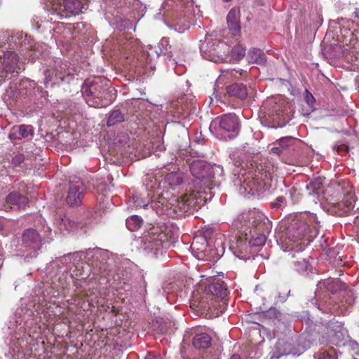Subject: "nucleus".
Masks as SVG:
<instances>
[{"instance_id": "f257e3e1", "label": "nucleus", "mask_w": 359, "mask_h": 359, "mask_svg": "<svg viewBox=\"0 0 359 359\" xmlns=\"http://www.w3.org/2000/svg\"><path fill=\"white\" fill-rule=\"evenodd\" d=\"M50 302L34 305V311L19 308L7 324L5 344L8 348V359H26L24 350L35 344L50 330L57 315Z\"/></svg>"}, {"instance_id": "f03ea898", "label": "nucleus", "mask_w": 359, "mask_h": 359, "mask_svg": "<svg viewBox=\"0 0 359 359\" xmlns=\"http://www.w3.org/2000/svg\"><path fill=\"white\" fill-rule=\"evenodd\" d=\"M145 189L147 191V198H143L138 193H133L128 201V205L135 208L150 207L159 215H167L170 217H183L189 211L190 203L179 201L168 191L161 190V183L158 187L157 180L149 175L144 180Z\"/></svg>"}, {"instance_id": "7ed1b4c3", "label": "nucleus", "mask_w": 359, "mask_h": 359, "mask_svg": "<svg viewBox=\"0 0 359 359\" xmlns=\"http://www.w3.org/2000/svg\"><path fill=\"white\" fill-rule=\"evenodd\" d=\"M318 228L316 215L304 213L294 219L284 233L278 234L277 243L285 252L299 253L317 236Z\"/></svg>"}, {"instance_id": "20e7f679", "label": "nucleus", "mask_w": 359, "mask_h": 359, "mask_svg": "<svg viewBox=\"0 0 359 359\" xmlns=\"http://www.w3.org/2000/svg\"><path fill=\"white\" fill-rule=\"evenodd\" d=\"M167 26L178 33H183L201 17V13L192 0H165L161 12Z\"/></svg>"}, {"instance_id": "39448f33", "label": "nucleus", "mask_w": 359, "mask_h": 359, "mask_svg": "<svg viewBox=\"0 0 359 359\" xmlns=\"http://www.w3.org/2000/svg\"><path fill=\"white\" fill-rule=\"evenodd\" d=\"M325 178L316 177L309 180L306 184V189L309 191V195L313 196V200L316 203L317 201L327 203L336 208L340 212L344 214L349 212L354 206L355 202V196L352 191H348L344 195L341 201H338L336 198L339 194L334 196L332 187L325 188L323 181Z\"/></svg>"}, {"instance_id": "423d86ee", "label": "nucleus", "mask_w": 359, "mask_h": 359, "mask_svg": "<svg viewBox=\"0 0 359 359\" xmlns=\"http://www.w3.org/2000/svg\"><path fill=\"white\" fill-rule=\"evenodd\" d=\"M107 283L109 287H105L97 290V289L89 290L86 294L89 305H96L102 307L104 311L113 308V297H117L121 299H124L123 295L130 290V286L125 282L117 281L114 274L107 273Z\"/></svg>"}, {"instance_id": "0eeeda50", "label": "nucleus", "mask_w": 359, "mask_h": 359, "mask_svg": "<svg viewBox=\"0 0 359 359\" xmlns=\"http://www.w3.org/2000/svg\"><path fill=\"white\" fill-rule=\"evenodd\" d=\"M114 48L121 51L122 55L126 58H129L130 54L134 53V56L137 55V60H140L141 65L148 66L150 68L154 67V62L161 55L157 48L151 45L143 47L138 39H134L131 36H120Z\"/></svg>"}, {"instance_id": "6e6552de", "label": "nucleus", "mask_w": 359, "mask_h": 359, "mask_svg": "<svg viewBox=\"0 0 359 359\" xmlns=\"http://www.w3.org/2000/svg\"><path fill=\"white\" fill-rule=\"evenodd\" d=\"M208 294L203 297L196 306L201 310L211 311L218 315L224 311L226 306L225 298L229 290L224 282L220 279L214 280L206 287Z\"/></svg>"}, {"instance_id": "1a4fd4ad", "label": "nucleus", "mask_w": 359, "mask_h": 359, "mask_svg": "<svg viewBox=\"0 0 359 359\" xmlns=\"http://www.w3.org/2000/svg\"><path fill=\"white\" fill-rule=\"evenodd\" d=\"M268 181V174L257 168L239 173L234 184L238 187L240 194L246 196L264 190Z\"/></svg>"}, {"instance_id": "9d476101", "label": "nucleus", "mask_w": 359, "mask_h": 359, "mask_svg": "<svg viewBox=\"0 0 359 359\" xmlns=\"http://www.w3.org/2000/svg\"><path fill=\"white\" fill-rule=\"evenodd\" d=\"M106 4V19L118 29H123V23L128 20L126 17L130 8L136 9L140 5L138 0H104Z\"/></svg>"}, {"instance_id": "9b49d317", "label": "nucleus", "mask_w": 359, "mask_h": 359, "mask_svg": "<svg viewBox=\"0 0 359 359\" xmlns=\"http://www.w3.org/2000/svg\"><path fill=\"white\" fill-rule=\"evenodd\" d=\"M209 128L211 133L217 139H231L236 137L239 132V119L233 113L225 114L214 118L211 121Z\"/></svg>"}, {"instance_id": "f8f14e48", "label": "nucleus", "mask_w": 359, "mask_h": 359, "mask_svg": "<svg viewBox=\"0 0 359 359\" xmlns=\"http://www.w3.org/2000/svg\"><path fill=\"white\" fill-rule=\"evenodd\" d=\"M256 212H248L240 216L234 222V226L241 229L249 240V244L252 246H261L266 242V236L263 233H257L262 228V224L258 222L255 218Z\"/></svg>"}, {"instance_id": "ddd939ff", "label": "nucleus", "mask_w": 359, "mask_h": 359, "mask_svg": "<svg viewBox=\"0 0 359 359\" xmlns=\"http://www.w3.org/2000/svg\"><path fill=\"white\" fill-rule=\"evenodd\" d=\"M226 45L220 42L212 34H207L204 41H201L200 51L201 56L215 63L223 62Z\"/></svg>"}, {"instance_id": "4468645a", "label": "nucleus", "mask_w": 359, "mask_h": 359, "mask_svg": "<svg viewBox=\"0 0 359 359\" xmlns=\"http://www.w3.org/2000/svg\"><path fill=\"white\" fill-rule=\"evenodd\" d=\"M170 237L167 227H164V230H162L158 226H153L142 237V243L144 250L156 254L159 250L166 248L170 245Z\"/></svg>"}, {"instance_id": "2eb2a0df", "label": "nucleus", "mask_w": 359, "mask_h": 359, "mask_svg": "<svg viewBox=\"0 0 359 359\" xmlns=\"http://www.w3.org/2000/svg\"><path fill=\"white\" fill-rule=\"evenodd\" d=\"M52 230L46 224H42V229L40 233H38L33 229H29L25 231L22 234V244L27 248V251L30 250V256L34 257L37 254V251L40 250L41 238L45 241H49L52 238Z\"/></svg>"}, {"instance_id": "dca6fc26", "label": "nucleus", "mask_w": 359, "mask_h": 359, "mask_svg": "<svg viewBox=\"0 0 359 359\" xmlns=\"http://www.w3.org/2000/svg\"><path fill=\"white\" fill-rule=\"evenodd\" d=\"M45 1L50 3L46 6L51 7L50 14L55 15L61 19L79 15L83 8V4L80 0H65L62 6L61 5L60 0Z\"/></svg>"}, {"instance_id": "f3484780", "label": "nucleus", "mask_w": 359, "mask_h": 359, "mask_svg": "<svg viewBox=\"0 0 359 359\" xmlns=\"http://www.w3.org/2000/svg\"><path fill=\"white\" fill-rule=\"evenodd\" d=\"M11 40L19 46V51L25 60L33 62L36 57L39 56V51L36 47L35 42L31 36L23 33L12 36Z\"/></svg>"}, {"instance_id": "a211bd4d", "label": "nucleus", "mask_w": 359, "mask_h": 359, "mask_svg": "<svg viewBox=\"0 0 359 359\" xmlns=\"http://www.w3.org/2000/svg\"><path fill=\"white\" fill-rule=\"evenodd\" d=\"M152 177V180H154V178L157 180V184L156 187H158V184L161 183L163 184V187H168L169 189H172V191H175L179 186H180L183 182L184 180V175L182 172H172L166 175L164 181H159L158 179H157L156 177ZM161 188L162 191H168L170 194L172 192L170 191V190H164L162 189V184H161ZM175 198H177L179 201H184L189 203H190L189 211L186 212L183 216H184L187 213H190L192 211V198L190 196H188L187 195L184 196L182 195L180 196H177L175 194L172 193Z\"/></svg>"}, {"instance_id": "6ab92c4d", "label": "nucleus", "mask_w": 359, "mask_h": 359, "mask_svg": "<svg viewBox=\"0 0 359 359\" xmlns=\"http://www.w3.org/2000/svg\"><path fill=\"white\" fill-rule=\"evenodd\" d=\"M85 191V185L80 178L72 177L69 181V188L67 196V202L70 206H78L81 204V196Z\"/></svg>"}, {"instance_id": "aec40b11", "label": "nucleus", "mask_w": 359, "mask_h": 359, "mask_svg": "<svg viewBox=\"0 0 359 359\" xmlns=\"http://www.w3.org/2000/svg\"><path fill=\"white\" fill-rule=\"evenodd\" d=\"M83 262L88 264H109L110 261L111 252L108 250H103L99 248H89L85 251H83Z\"/></svg>"}, {"instance_id": "412c9836", "label": "nucleus", "mask_w": 359, "mask_h": 359, "mask_svg": "<svg viewBox=\"0 0 359 359\" xmlns=\"http://www.w3.org/2000/svg\"><path fill=\"white\" fill-rule=\"evenodd\" d=\"M192 175L201 182L211 175L210 172V164L203 160L193 161L189 166Z\"/></svg>"}, {"instance_id": "4be33fe9", "label": "nucleus", "mask_w": 359, "mask_h": 359, "mask_svg": "<svg viewBox=\"0 0 359 359\" xmlns=\"http://www.w3.org/2000/svg\"><path fill=\"white\" fill-rule=\"evenodd\" d=\"M310 347V342H304V344H299L298 348L293 347V346L283 340H279L277 343L276 348L278 349L280 355H300L305 350Z\"/></svg>"}, {"instance_id": "5701e85b", "label": "nucleus", "mask_w": 359, "mask_h": 359, "mask_svg": "<svg viewBox=\"0 0 359 359\" xmlns=\"http://www.w3.org/2000/svg\"><path fill=\"white\" fill-rule=\"evenodd\" d=\"M20 61L18 55L13 51H8L4 54L3 61V69L6 72L18 73L20 71V67L18 65Z\"/></svg>"}, {"instance_id": "b1692460", "label": "nucleus", "mask_w": 359, "mask_h": 359, "mask_svg": "<svg viewBox=\"0 0 359 359\" xmlns=\"http://www.w3.org/2000/svg\"><path fill=\"white\" fill-rule=\"evenodd\" d=\"M54 224L59 229L60 231H74L77 229L79 224L71 219L65 214H59L54 220Z\"/></svg>"}, {"instance_id": "393cba45", "label": "nucleus", "mask_w": 359, "mask_h": 359, "mask_svg": "<svg viewBox=\"0 0 359 359\" xmlns=\"http://www.w3.org/2000/svg\"><path fill=\"white\" fill-rule=\"evenodd\" d=\"M318 290L326 289L332 293H336L345 287V284L338 279L329 278L326 280H319L317 284Z\"/></svg>"}, {"instance_id": "a878e982", "label": "nucleus", "mask_w": 359, "mask_h": 359, "mask_svg": "<svg viewBox=\"0 0 359 359\" xmlns=\"http://www.w3.org/2000/svg\"><path fill=\"white\" fill-rule=\"evenodd\" d=\"M239 13L238 8H233L229 11L226 16L228 27L229 29L233 32V34L234 35L238 34L241 31Z\"/></svg>"}, {"instance_id": "bb28decb", "label": "nucleus", "mask_w": 359, "mask_h": 359, "mask_svg": "<svg viewBox=\"0 0 359 359\" xmlns=\"http://www.w3.org/2000/svg\"><path fill=\"white\" fill-rule=\"evenodd\" d=\"M227 94L230 97H235L241 100H245L248 96V90L243 83H233L226 87Z\"/></svg>"}, {"instance_id": "cd10ccee", "label": "nucleus", "mask_w": 359, "mask_h": 359, "mask_svg": "<svg viewBox=\"0 0 359 359\" xmlns=\"http://www.w3.org/2000/svg\"><path fill=\"white\" fill-rule=\"evenodd\" d=\"M247 60L249 63L265 65L266 57L264 53L259 48H252L249 50L247 54Z\"/></svg>"}, {"instance_id": "c85d7f7f", "label": "nucleus", "mask_w": 359, "mask_h": 359, "mask_svg": "<svg viewBox=\"0 0 359 359\" xmlns=\"http://www.w3.org/2000/svg\"><path fill=\"white\" fill-rule=\"evenodd\" d=\"M55 67L54 69L55 76L62 81L65 80L66 76L72 75V69L68 67L66 62H62L60 59L55 61Z\"/></svg>"}, {"instance_id": "c756f323", "label": "nucleus", "mask_w": 359, "mask_h": 359, "mask_svg": "<svg viewBox=\"0 0 359 359\" xmlns=\"http://www.w3.org/2000/svg\"><path fill=\"white\" fill-rule=\"evenodd\" d=\"M98 80L100 79L86 80L81 89L83 94L86 96L94 95L98 97L100 95V92H98L100 86L97 85Z\"/></svg>"}, {"instance_id": "7c9ffc66", "label": "nucleus", "mask_w": 359, "mask_h": 359, "mask_svg": "<svg viewBox=\"0 0 359 359\" xmlns=\"http://www.w3.org/2000/svg\"><path fill=\"white\" fill-rule=\"evenodd\" d=\"M211 337L206 333H200L196 334L193 339V345L195 348H207L211 344Z\"/></svg>"}, {"instance_id": "2f4dec72", "label": "nucleus", "mask_w": 359, "mask_h": 359, "mask_svg": "<svg viewBox=\"0 0 359 359\" xmlns=\"http://www.w3.org/2000/svg\"><path fill=\"white\" fill-rule=\"evenodd\" d=\"M8 203L16 205L18 208H25L28 203V198L18 193L12 192L6 197Z\"/></svg>"}, {"instance_id": "473e14b6", "label": "nucleus", "mask_w": 359, "mask_h": 359, "mask_svg": "<svg viewBox=\"0 0 359 359\" xmlns=\"http://www.w3.org/2000/svg\"><path fill=\"white\" fill-rule=\"evenodd\" d=\"M358 48H359V41L355 42L353 46L348 48V49H344L343 54L348 62L355 63L359 61V51L357 50ZM356 65H359V62Z\"/></svg>"}, {"instance_id": "72a5a7b5", "label": "nucleus", "mask_w": 359, "mask_h": 359, "mask_svg": "<svg viewBox=\"0 0 359 359\" xmlns=\"http://www.w3.org/2000/svg\"><path fill=\"white\" fill-rule=\"evenodd\" d=\"M294 266L295 271L302 274H308L313 269L312 266L306 258L298 257L297 260L294 263Z\"/></svg>"}, {"instance_id": "f704fd0d", "label": "nucleus", "mask_w": 359, "mask_h": 359, "mask_svg": "<svg viewBox=\"0 0 359 359\" xmlns=\"http://www.w3.org/2000/svg\"><path fill=\"white\" fill-rule=\"evenodd\" d=\"M124 121V115L119 109H115L109 114L107 124L109 127L115 126Z\"/></svg>"}, {"instance_id": "c9c22d12", "label": "nucleus", "mask_w": 359, "mask_h": 359, "mask_svg": "<svg viewBox=\"0 0 359 359\" xmlns=\"http://www.w3.org/2000/svg\"><path fill=\"white\" fill-rule=\"evenodd\" d=\"M126 226L131 231L138 229L142 224V219L137 215H132L126 219Z\"/></svg>"}, {"instance_id": "e433bc0d", "label": "nucleus", "mask_w": 359, "mask_h": 359, "mask_svg": "<svg viewBox=\"0 0 359 359\" xmlns=\"http://www.w3.org/2000/svg\"><path fill=\"white\" fill-rule=\"evenodd\" d=\"M245 54V47L242 45H236L231 49V57L232 59L236 62H238L243 59Z\"/></svg>"}, {"instance_id": "4c0bfd02", "label": "nucleus", "mask_w": 359, "mask_h": 359, "mask_svg": "<svg viewBox=\"0 0 359 359\" xmlns=\"http://www.w3.org/2000/svg\"><path fill=\"white\" fill-rule=\"evenodd\" d=\"M83 255H84L83 251H77L65 255L63 259L66 262H69L75 264L77 262L83 261Z\"/></svg>"}, {"instance_id": "58836bf2", "label": "nucleus", "mask_w": 359, "mask_h": 359, "mask_svg": "<svg viewBox=\"0 0 359 359\" xmlns=\"http://www.w3.org/2000/svg\"><path fill=\"white\" fill-rule=\"evenodd\" d=\"M170 48V47L169 46V41L167 38L165 37L161 39L157 46V48L158 49V52L160 53V54L168 55H170V53H171L169 50Z\"/></svg>"}, {"instance_id": "ea45409f", "label": "nucleus", "mask_w": 359, "mask_h": 359, "mask_svg": "<svg viewBox=\"0 0 359 359\" xmlns=\"http://www.w3.org/2000/svg\"><path fill=\"white\" fill-rule=\"evenodd\" d=\"M170 111L171 113H173L175 116H183L187 114L188 107L182 105L178 106V104H172L170 107Z\"/></svg>"}, {"instance_id": "a19ab883", "label": "nucleus", "mask_w": 359, "mask_h": 359, "mask_svg": "<svg viewBox=\"0 0 359 359\" xmlns=\"http://www.w3.org/2000/svg\"><path fill=\"white\" fill-rule=\"evenodd\" d=\"M210 172L211 175L209 178L216 179L219 177H222L224 174L223 168L220 165L215 164L213 165H210ZM208 179V177L207 178Z\"/></svg>"}, {"instance_id": "79ce46f5", "label": "nucleus", "mask_w": 359, "mask_h": 359, "mask_svg": "<svg viewBox=\"0 0 359 359\" xmlns=\"http://www.w3.org/2000/svg\"><path fill=\"white\" fill-rule=\"evenodd\" d=\"M18 133L21 137L25 138L33 135V128L31 126L20 125L18 127Z\"/></svg>"}, {"instance_id": "37998d69", "label": "nucleus", "mask_w": 359, "mask_h": 359, "mask_svg": "<svg viewBox=\"0 0 359 359\" xmlns=\"http://www.w3.org/2000/svg\"><path fill=\"white\" fill-rule=\"evenodd\" d=\"M223 236L222 235H217V238H215V241L214 243V247L215 250L217 251V254L218 255L220 253H224V246L222 243Z\"/></svg>"}, {"instance_id": "c03bdc74", "label": "nucleus", "mask_w": 359, "mask_h": 359, "mask_svg": "<svg viewBox=\"0 0 359 359\" xmlns=\"http://www.w3.org/2000/svg\"><path fill=\"white\" fill-rule=\"evenodd\" d=\"M304 99L309 107L311 108V110L313 111L315 109L314 104L316 100L313 95L308 90H305Z\"/></svg>"}, {"instance_id": "a18cd8bd", "label": "nucleus", "mask_w": 359, "mask_h": 359, "mask_svg": "<svg viewBox=\"0 0 359 359\" xmlns=\"http://www.w3.org/2000/svg\"><path fill=\"white\" fill-rule=\"evenodd\" d=\"M286 204V199L283 196H278L272 203L271 205L273 208H281Z\"/></svg>"}, {"instance_id": "49530a36", "label": "nucleus", "mask_w": 359, "mask_h": 359, "mask_svg": "<svg viewBox=\"0 0 359 359\" xmlns=\"http://www.w3.org/2000/svg\"><path fill=\"white\" fill-rule=\"evenodd\" d=\"M318 359H337L336 353L334 351L320 353Z\"/></svg>"}, {"instance_id": "de8ad7c7", "label": "nucleus", "mask_w": 359, "mask_h": 359, "mask_svg": "<svg viewBox=\"0 0 359 359\" xmlns=\"http://www.w3.org/2000/svg\"><path fill=\"white\" fill-rule=\"evenodd\" d=\"M292 141L293 138L292 137H285L279 140L278 144L283 149H285V147L289 146Z\"/></svg>"}, {"instance_id": "09e8293b", "label": "nucleus", "mask_w": 359, "mask_h": 359, "mask_svg": "<svg viewBox=\"0 0 359 359\" xmlns=\"http://www.w3.org/2000/svg\"><path fill=\"white\" fill-rule=\"evenodd\" d=\"M349 348L352 351L353 356H359V344L355 341L349 344Z\"/></svg>"}, {"instance_id": "8fccbe9b", "label": "nucleus", "mask_w": 359, "mask_h": 359, "mask_svg": "<svg viewBox=\"0 0 359 359\" xmlns=\"http://www.w3.org/2000/svg\"><path fill=\"white\" fill-rule=\"evenodd\" d=\"M50 72V71H49V70H48V71L46 72V74H45V76H46V78H45L44 83H45L46 85H47V84H48L49 82H50V81H52V79H53L52 76L50 75V72Z\"/></svg>"}, {"instance_id": "3c124183", "label": "nucleus", "mask_w": 359, "mask_h": 359, "mask_svg": "<svg viewBox=\"0 0 359 359\" xmlns=\"http://www.w3.org/2000/svg\"><path fill=\"white\" fill-rule=\"evenodd\" d=\"M283 149L280 146V147H274L271 148V151L276 154H281L283 152Z\"/></svg>"}, {"instance_id": "603ef678", "label": "nucleus", "mask_w": 359, "mask_h": 359, "mask_svg": "<svg viewBox=\"0 0 359 359\" xmlns=\"http://www.w3.org/2000/svg\"><path fill=\"white\" fill-rule=\"evenodd\" d=\"M51 290H53V289H51ZM50 294H52V297H57V296H58L60 294V291H59V290H54L53 292L52 291H50V292L47 291V295Z\"/></svg>"}, {"instance_id": "864d4df0", "label": "nucleus", "mask_w": 359, "mask_h": 359, "mask_svg": "<svg viewBox=\"0 0 359 359\" xmlns=\"http://www.w3.org/2000/svg\"><path fill=\"white\" fill-rule=\"evenodd\" d=\"M13 161L15 162H18V163H21L23 161V156L22 155H17L14 158Z\"/></svg>"}, {"instance_id": "5fc2aeb1", "label": "nucleus", "mask_w": 359, "mask_h": 359, "mask_svg": "<svg viewBox=\"0 0 359 359\" xmlns=\"http://www.w3.org/2000/svg\"><path fill=\"white\" fill-rule=\"evenodd\" d=\"M223 75H221L218 77V79H217L216 81V83H215V86L219 88V83H222V79H223Z\"/></svg>"}, {"instance_id": "6e6d98bb", "label": "nucleus", "mask_w": 359, "mask_h": 359, "mask_svg": "<svg viewBox=\"0 0 359 359\" xmlns=\"http://www.w3.org/2000/svg\"><path fill=\"white\" fill-rule=\"evenodd\" d=\"M269 314H273L275 317H277L278 316V313L277 312V311L276 309H271L269 311H268Z\"/></svg>"}, {"instance_id": "4d7b16f0", "label": "nucleus", "mask_w": 359, "mask_h": 359, "mask_svg": "<svg viewBox=\"0 0 359 359\" xmlns=\"http://www.w3.org/2000/svg\"><path fill=\"white\" fill-rule=\"evenodd\" d=\"M108 104V102H105V103H102V104H100V103H96L95 104H89V105H92L94 107H102L105 105Z\"/></svg>"}, {"instance_id": "13d9d810", "label": "nucleus", "mask_w": 359, "mask_h": 359, "mask_svg": "<svg viewBox=\"0 0 359 359\" xmlns=\"http://www.w3.org/2000/svg\"><path fill=\"white\" fill-rule=\"evenodd\" d=\"M352 16L355 18H359V9H355L353 13Z\"/></svg>"}, {"instance_id": "bf43d9fd", "label": "nucleus", "mask_w": 359, "mask_h": 359, "mask_svg": "<svg viewBox=\"0 0 359 359\" xmlns=\"http://www.w3.org/2000/svg\"><path fill=\"white\" fill-rule=\"evenodd\" d=\"M230 359H241V358L238 354H233Z\"/></svg>"}, {"instance_id": "052dcab7", "label": "nucleus", "mask_w": 359, "mask_h": 359, "mask_svg": "<svg viewBox=\"0 0 359 359\" xmlns=\"http://www.w3.org/2000/svg\"><path fill=\"white\" fill-rule=\"evenodd\" d=\"M75 275H76L77 277H80V278H81V279H84V278H86L88 276V273H86V276H84V275H83V273H81L79 275V274H77V273H76Z\"/></svg>"}, {"instance_id": "680f3d73", "label": "nucleus", "mask_w": 359, "mask_h": 359, "mask_svg": "<svg viewBox=\"0 0 359 359\" xmlns=\"http://www.w3.org/2000/svg\"><path fill=\"white\" fill-rule=\"evenodd\" d=\"M9 138H10L11 140H14V139H16V138H19V139H20V137H18L16 136V134H15V133H13V134H10V135H9Z\"/></svg>"}, {"instance_id": "e2e57ef3", "label": "nucleus", "mask_w": 359, "mask_h": 359, "mask_svg": "<svg viewBox=\"0 0 359 359\" xmlns=\"http://www.w3.org/2000/svg\"><path fill=\"white\" fill-rule=\"evenodd\" d=\"M337 323V325H336V327L339 329V330L337 331L336 333L339 334V333H340V330L341 329L342 325L341 324H339L338 323Z\"/></svg>"}, {"instance_id": "0e129e2a", "label": "nucleus", "mask_w": 359, "mask_h": 359, "mask_svg": "<svg viewBox=\"0 0 359 359\" xmlns=\"http://www.w3.org/2000/svg\"><path fill=\"white\" fill-rule=\"evenodd\" d=\"M212 238H210V239L208 241L206 240L205 241H206L207 245H210L212 243Z\"/></svg>"}, {"instance_id": "69168bd1", "label": "nucleus", "mask_w": 359, "mask_h": 359, "mask_svg": "<svg viewBox=\"0 0 359 359\" xmlns=\"http://www.w3.org/2000/svg\"><path fill=\"white\" fill-rule=\"evenodd\" d=\"M235 70H231V72H229V70H224V71H222V74L224 73H231V74H233V72Z\"/></svg>"}, {"instance_id": "338daca9", "label": "nucleus", "mask_w": 359, "mask_h": 359, "mask_svg": "<svg viewBox=\"0 0 359 359\" xmlns=\"http://www.w3.org/2000/svg\"><path fill=\"white\" fill-rule=\"evenodd\" d=\"M102 7H104V11L106 12V4H104V0L103 1V5H102Z\"/></svg>"}, {"instance_id": "774afa93", "label": "nucleus", "mask_w": 359, "mask_h": 359, "mask_svg": "<svg viewBox=\"0 0 359 359\" xmlns=\"http://www.w3.org/2000/svg\"><path fill=\"white\" fill-rule=\"evenodd\" d=\"M305 339V337H304V336H301V337H299V341H302L303 339Z\"/></svg>"}]
</instances>
